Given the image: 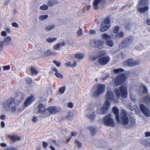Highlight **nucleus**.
<instances>
[{
  "mask_svg": "<svg viewBox=\"0 0 150 150\" xmlns=\"http://www.w3.org/2000/svg\"><path fill=\"white\" fill-rule=\"evenodd\" d=\"M106 44L108 46L112 47L113 45V43L112 41L111 40H107L106 41Z\"/></svg>",
  "mask_w": 150,
  "mask_h": 150,
  "instance_id": "nucleus-36",
  "label": "nucleus"
},
{
  "mask_svg": "<svg viewBox=\"0 0 150 150\" xmlns=\"http://www.w3.org/2000/svg\"><path fill=\"white\" fill-rule=\"evenodd\" d=\"M77 135V132H71V136H71L72 137L73 136H76Z\"/></svg>",
  "mask_w": 150,
  "mask_h": 150,
  "instance_id": "nucleus-50",
  "label": "nucleus"
},
{
  "mask_svg": "<svg viewBox=\"0 0 150 150\" xmlns=\"http://www.w3.org/2000/svg\"><path fill=\"white\" fill-rule=\"evenodd\" d=\"M1 126L2 127V128L4 127L5 125L4 122L3 121H1Z\"/></svg>",
  "mask_w": 150,
  "mask_h": 150,
  "instance_id": "nucleus-60",
  "label": "nucleus"
},
{
  "mask_svg": "<svg viewBox=\"0 0 150 150\" xmlns=\"http://www.w3.org/2000/svg\"><path fill=\"white\" fill-rule=\"evenodd\" d=\"M102 54L99 55L98 61L99 63L101 65H104L108 64L110 60V58L108 56L102 57Z\"/></svg>",
  "mask_w": 150,
  "mask_h": 150,
  "instance_id": "nucleus-12",
  "label": "nucleus"
},
{
  "mask_svg": "<svg viewBox=\"0 0 150 150\" xmlns=\"http://www.w3.org/2000/svg\"><path fill=\"white\" fill-rule=\"evenodd\" d=\"M32 120L33 122H36L37 121V118L36 117L34 116Z\"/></svg>",
  "mask_w": 150,
  "mask_h": 150,
  "instance_id": "nucleus-59",
  "label": "nucleus"
},
{
  "mask_svg": "<svg viewBox=\"0 0 150 150\" xmlns=\"http://www.w3.org/2000/svg\"><path fill=\"white\" fill-rule=\"evenodd\" d=\"M104 42L101 40H93L91 41V44L93 46L99 49H103Z\"/></svg>",
  "mask_w": 150,
  "mask_h": 150,
  "instance_id": "nucleus-10",
  "label": "nucleus"
},
{
  "mask_svg": "<svg viewBox=\"0 0 150 150\" xmlns=\"http://www.w3.org/2000/svg\"><path fill=\"white\" fill-rule=\"evenodd\" d=\"M12 25L16 28H18V25L16 22H13L12 23Z\"/></svg>",
  "mask_w": 150,
  "mask_h": 150,
  "instance_id": "nucleus-47",
  "label": "nucleus"
},
{
  "mask_svg": "<svg viewBox=\"0 0 150 150\" xmlns=\"http://www.w3.org/2000/svg\"><path fill=\"white\" fill-rule=\"evenodd\" d=\"M0 118L1 120H4L5 119V116L4 115H2L1 116Z\"/></svg>",
  "mask_w": 150,
  "mask_h": 150,
  "instance_id": "nucleus-63",
  "label": "nucleus"
},
{
  "mask_svg": "<svg viewBox=\"0 0 150 150\" xmlns=\"http://www.w3.org/2000/svg\"><path fill=\"white\" fill-rule=\"evenodd\" d=\"M68 107L70 108H72L73 107V104L71 102H69L68 104Z\"/></svg>",
  "mask_w": 150,
  "mask_h": 150,
  "instance_id": "nucleus-53",
  "label": "nucleus"
},
{
  "mask_svg": "<svg viewBox=\"0 0 150 150\" xmlns=\"http://www.w3.org/2000/svg\"><path fill=\"white\" fill-rule=\"evenodd\" d=\"M130 27V24L129 23H127L125 25V28L126 30H129Z\"/></svg>",
  "mask_w": 150,
  "mask_h": 150,
  "instance_id": "nucleus-52",
  "label": "nucleus"
},
{
  "mask_svg": "<svg viewBox=\"0 0 150 150\" xmlns=\"http://www.w3.org/2000/svg\"><path fill=\"white\" fill-rule=\"evenodd\" d=\"M146 23L148 25H150V18H149L146 20Z\"/></svg>",
  "mask_w": 150,
  "mask_h": 150,
  "instance_id": "nucleus-61",
  "label": "nucleus"
},
{
  "mask_svg": "<svg viewBox=\"0 0 150 150\" xmlns=\"http://www.w3.org/2000/svg\"><path fill=\"white\" fill-rule=\"evenodd\" d=\"M120 29V27L118 26H115L113 29V32L115 34L117 33Z\"/></svg>",
  "mask_w": 150,
  "mask_h": 150,
  "instance_id": "nucleus-32",
  "label": "nucleus"
},
{
  "mask_svg": "<svg viewBox=\"0 0 150 150\" xmlns=\"http://www.w3.org/2000/svg\"><path fill=\"white\" fill-rule=\"evenodd\" d=\"M88 129L90 131L91 134L93 135L95 134L96 132V131L95 128L93 126H89L88 127Z\"/></svg>",
  "mask_w": 150,
  "mask_h": 150,
  "instance_id": "nucleus-26",
  "label": "nucleus"
},
{
  "mask_svg": "<svg viewBox=\"0 0 150 150\" xmlns=\"http://www.w3.org/2000/svg\"><path fill=\"white\" fill-rule=\"evenodd\" d=\"M57 40L56 38H47L46 41L48 43H51Z\"/></svg>",
  "mask_w": 150,
  "mask_h": 150,
  "instance_id": "nucleus-37",
  "label": "nucleus"
},
{
  "mask_svg": "<svg viewBox=\"0 0 150 150\" xmlns=\"http://www.w3.org/2000/svg\"><path fill=\"white\" fill-rule=\"evenodd\" d=\"M74 143L77 144V146L78 148H80L82 146V144L78 140H75Z\"/></svg>",
  "mask_w": 150,
  "mask_h": 150,
  "instance_id": "nucleus-33",
  "label": "nucleus"
},
{
  "mask_svg": "<svg viewBox=\"0 0 150 150\" xmlns=\"http://www.w3.org/2000/svg\"><path fill=\"white\" fill-rule=\"evenodd\" d=\"M3 68L4 71L8 70L10 69V67L9 65L5 66H3Z\"/></svg>",
  "mask_w": 150,
  "mask_h": 150,
  "instance_id": "nucleus-43",
  "label": "nucleus"
},
{
  "mask_svg": "<svg viewBox=\"0 0 150 150\" xmlns=\"http://www.w3.org/2000/svg\"><path fill=\"white\" fill-rule=\"evenodd\" d=\"M65 90V86H63L61 87L59 89V92L62 94H63Z\"/></svg>",
  "mask_w": 150,
  "mask_h": 150,
  "instance_id": "nucleus-42",
  "label": "nucleus"
},
{
  "mask_svg": "<svg viewBox=\"0 0 150 150\" xmlns=\"http://www.w3.org/2000/svg\"><path fill=\"white\" fill-rule=\"evenodd\" d=\"M6 32L4 31H3L1 32V35L3 36H6Z\"/></svg>",
  "mask_w": 150,
  "mask_h": 150,
  "instance_id": "nucleus-55",
  "label": "nucleus"
},
{
  "mask_svg": "<svg viewBox=\"0 0 150 150\" xmlns=\"http://www.w3.org/2000/svg\"><path fill=\"white\" fill-rule=\"evenodd\" d=\"M30 71H31V75L32 76L36 75L38 73V71L33 67H30Z\"/></svg>",
  "mask_w": 150,
  "mask_h": 150,
  "instance_id": "nucleus-24",
  "label": "nucleus"
},
{
  "mask_svg": "<svg viewBox=\"0 0 150 150\" xmlns=\"http://www.w3.org/2000/svg\"><path fill=\"white\" fill-rule=\"evenodd\" d=\"M124 35V33L122 32H120L116 33L115 35V37L116 38H122Z\"/></svg>",
  "mask_w": 150,
  "mask_h": 150,
  "instance_id": "nucleus-22",
  "label": "nucleus"
},
{
  "mask_svg": "<svg viewBox=\"0 0 150 150\" xmlns=\"http://www.w3.org/2000/svg\"><path fill=\"white\" fill-rule=\"evenodd\" d=\"M95 116V112H93L92 114L87 116V117L91 121H93L94 120Z\"/></svg>",
  "mask_w": 150,
  "mask_h": 150,
  "instance_id": "nucleus-29",
  "label": "nucleus"
},
{
  "mask_svg": "<svg viewBox=\"0 0 150 150\" xmlns=\"http://www.w3.org/2000/svg\"><path fill=\"white\" fill-rule=\"evenodd\" d=\"M124 71V69L121 68L115 69L113 70V72L115 74H117L120 72H123Z\"/></svg>",
  "mask_w": 150,
  "mask_h": 150,
  "instance_id": "nucleus-31",
  "label": "nucleus"
},
{
  "mask_svg": "<svg viewBox=\"0 0 150 150\" xmlns=\"http://www.w3.org/2000/svg\"><path fill=\"white\" fill-rule=\"evenodd\" d=\"M65 66L67 67H71V64L70 62H66L65 63Z\"/></svg>",
  "mask_w": 150,
  "mask_h": 150,
  "instance_id": "nucleus-54",
  "label": "nucleus"
},
{
  "mask_svg": "<svg viewBox=\"0 0 150 150\" xmlns=\"http://www.w3.org/2000/svg\"><path fill=\"white\" fill-rule=\"evenodd\" d=\"M6 150H16L15 148L14 147H10L6 149Z\"/></svg>",
  "mask_w": 150,
  "mask_h": 150,
  "instance_id": "nucleus-62",
  "label": "nucleus"
},
{
  "mask_svg": "<svg viewBox=\"0 0 150 150\" xmlns=\"http://www.w3.org/2000/svg\"><path fill=\"white\" fill-rule=\"evenodd\" d=\"M34 100V97L33 96L28 97L24 103V106L25 107H28L32 103Z\"/></svg>",
  "mask_w": 150,
  "mask_h": 150,
  "instance_id": "nucleus-16",
  "label": "nucleus"
},
{
  "mask_svg": "<svg viewBox=\"0 0 150 150\" xmlns=\"http://www.w3.org/2000/svg\"><path fill=\"white\" fill-rule=\"evenodd\" d=\"M54 53L52 52L50 50L48 49L46 51L45 53V54L43 55V57H47L49 56L54 55Z\"/></svg>",
  "mask_w": 150,
  "mask_h": 150,
  "instance_id": "nucleus-23",
  "label": "nucleus"
},
{
  "mask_svg": "<svg viewBox=\"0 0 150 150\" xmlns=\"http://www.w3.org/2000/svg\"><path fill=\"white\" fill-rule=\"evenodd\" d=\"M144 100L147 103H150V97L149 96H146L144 98Z\"/></svg>",
  "mask_w": 150,
  "mask_h": 150,
  "instance_id": "nucleus-34",
  "label": "nucleus"
},
{
  "mask_svg": "<svg viewBox=\"0 0 150 150\" xmlns=\"http://www.w3.org/2000/svg\"><path fill=\"white\" fill-rule=\"evenodd\" d=\"M97 89L93 93L94 96L97 97L103 93L105 90V86L104 85L100 84L97 86Z\"/></svg>",
  "mask_w": 150,
  "mask_h": 150,
  "instance_id": "nucleus-11",
  "label": "nucleus"
},
{
  "mask_svg": "<svg viewBox=\"0 0 150 150\" xmlns=\"http://www.w3.org/2000/svg\"><path fill=\"white\" fill-rule=\"evenodd\" d=\"M143 89L144 91H143V93L144 94H145L148 92L147 89L145 86H143Z\"/></svg>",
  "mask_w": 150,
  "mask_h": 150,
  "instance_id": "nucleus-48",
  "label": "nucleus"
},
{
  "mask_svg": "<svg viewBox=\"0 0 150 150\" xmlns=\"http://www.w3.org/2000/svg\"><path fill=\"white\" fill-rule=\"evenodd\" d=\"M102 38L104 40H108L110 38V36L106 33L102 34L101 35Z\"/></svg>",
  "mask_w": 150,
  "mask_h": 150,
  "instance_id": "nucleus-30",
  "label": "nucleus"
},
{
  "mask_svg": "<svg viewBox=\"0 0 150 150\" xmlns=\"http://www.w3.org/2000/svg\"><path fill=\"white\" fill-rule=\"evenodd\" d=\"M126 63L128 66L133 67L139 65V62L138 61H135L132 59H129L126 60Z\"/></svg>",
  "mask_w": 150,
  "mask_h": 150,
  "instance_id": "nucleus-15",
  "label": "nucleus"
},
{
  "mask_svg": "<svg viewBox=\"0 0 150 150\" xmlns=\"http://www.w3.org/2000/svg\"><path fill=\"white\" fill-rule=\"evenodd\" d=\"M52 70L53 71H55L56 72L54 74V75L57 78L61 79L63 78V75L58 72V70L56 67H54L52 68Z\"/></svg>",
  "mask_w": 150,
  "mask_h": 150,
  "instance_id": "nucleus-19",
  "label": "nucleus"
},
{
  "mask_svg": "<svg viewBox=\"0 0 150 150\" xmlns=\"http://www.w3.org/2000/svg\"><path fill=\"white\" fill-rule=\"evenodd\" d=\"M89 33L91 34H95L96 31L94 30H89Z\"/></svg>",
  "mask_w": 150,
  "mask_h": 150,
  "instance_id": "nucleus-56",
  "label": "nucleus"
},
{
  "mask_svg": "<svg viewBox=\"0 0 150 150\" xmlns=\"http://www.w3.org/2000/svg\"><path fill=\"white\" fill-rule=\"evenodd\" d=\"M11 40V39L10 37L8 36L6 37L4 41H3L5 45H6L9 44Z\"/></svg>",
  "mask_w": 150,
  "mask_h": 150,
  "instance_id": "nucleus-25",
  "label": "nucleus"
},
{
  "mask_svg": "<svg viewBox=\"0 0 150 150\" xmlns=\"http://www.w3.org/2000/svg\"><path fill=\"white\" fill-rule=\"evenodd\" d=\"M60 111L59 109L55 106H51L47 108L46 113V117L49 116L51 115L55 114Z\"/></svg>",
  "mask_w": 150,
  "mask_h": 150,
  "instance_id": "nucleus-8",
  "label": "nucleus"
},
{
  "mask_svg": "<svg viewBox=\"0 0 150 150\" xmlns=\"http://www.w3.org/2000/svg\"><path fill=\"white\" fill-rule=\"evenodd\" d=\"M4 104L6 107L11 109L12 112L16 110V103L15 99L14 98L11 97L7 99Z\"/></svg>",
  "mask_w": 150,
  "mask_h": 150,
  "instance_id": "nucleus-3",
  "label": "nucleus"
},
{
  "mask_svg": "<svg viewBox=\"0 0 150 150\" xmlns=\"http://www.w3.org/2000/svg\"><path fill=\"white\" fill-rule=\"evenodd\" d=\"M112 111L113 113L116 115V120H119V110L116 107H114L112 108Z\"/></svg>",
  "mask_w": 150,
  "mask_h": 150,
  "instance_id": "nucleus-18",
  "label": "nucleus"
},
{
  "mask_svg": "<svg viewBox=\"0 0 150 150\" xmlns=\"http://www.w3.org/2000/svg\"><path fill=\"white\" fill-rule=\"evenodd\" d=\"M101 0H94L93 2V5L94 8L95 10L98 9V4Z\"/></svg>",
  "mask_w": 150,
  "mask_h": 150,
  "instance_id": "nucleus-20",
  "label": "nucleus"
},
{
  "mask_svg": "<svg viewBox=\"0 0 150 150\" xmlns=\"http://www.w3.org/2000/svg\"><path fill=\"white\" fill-rule=\"evenodd\" d=\"M140 108L143 113L146 117H149L150 115V112L149 109L146 107L144 104H141L139 106Z\"/></svg>",
  "mask_w": 150,
  "mask_h": 150,
  "instance_id": "nucleus-13",
  "label": "nucleus"
},
{
  "mask_svg": "<svg viewBox=\"0 0 150 150\" xmlns=\"http://www.w3.org/2000/svg\"><path fill=\"white\" fill-rule=\"evenodd\" d=\"M48 18L47 15L40 16L39 17V19L41 20H43Z\"/></svg>",
  "mask_w": 150,
  "mask_h": 150,
  "instance_id": "nucleus-39",
  "label": "nucleus"
},
{
  "mask_svg": "<svg viewBox=\"0 0 150 150\" xmlns=\"http://www.w3.org/2000/svg\"><path fill=\"white\" fill-rule=\"evenodd\" d=\"M145 135L146 137H150V133L149 132H146L145 133Z\"/></svg>",
  "mask_w": 150,
  "mask_h": 150,
  "instance_id": "nucleus-58",
  "label": "nucleus"
},
{
  "mask_svg": "<svg viewBox=\"0 0 150 150\" xmlns=\"http://www.w3.org/2000/svg\"><path fill=\"white\" fill-rule=\"evenodd\" d=\"M61 45H60V44L59 43H58L56 44L55 46V49L56 50H58L59 48L60 47Z\"/></svg>",
  "mask_w": 150,
  "mask_h": 150,
  "instance_id": "nucleus-51",
  "label": "nucleus"
},
{
  "mask_svg": "<svg viewBox=\"0 0 150 150\" xmlns=\"http://www.w3.org/2000/svg\"><path fill=\"white\" fill-rule=\"evenodd\" d=\"M77 65V63L76 61H74V63L73 64H71V67H76Z\"/></svg>",
  "mask_w": 150,
  "mask_h": 150,
  "instance_id": "nucleus-57",
  "label": "nucleus"
},
{
  "mask_svg": "<svg viewBox=\"0 0 150 150\" xmlns=\"http://www.w3.org/2000/svg\"><path fill=\"white\" fill-rule=\"evenodd\" d=\"M111 115L109 114L103 118V122L105 125L108 126L114 127L115 123L113 119L111 118Z\"/></svg>",
  "mask_w": 150,
  "mask_h": 150,
  "instance_id": "nucleus-9",
  "label": "nucleus"
},
{
  "mask_svg": "<svg viewBox=\"0 0 150 150\" xmlns=\"http://www.w3.org/2000/svg\"><path fill=\"white\" fill-rule=\"evenodd\" d=\"M38 112L39 113L42 114L44 117H46V113L47 111V108H46L44 105L40 103L38 106Z\"/></svg>",
  "mask_w": 150,
  "mask_h": 150,
  "instance_id": "nucleus-14",
  "label": "nucleus"
},
{
  "mask_svg": "<svg viewBox=\"0 0 150 150\" xmlns=\"http://www.w3.org/2000/svg\"><path fill=\"white\" fill-rule=\"evenodd\" d=\"M4 43L3 41H1L0 42V52L3 49V46Z\"/></svg>",
  "mask_w": 150,
  "mask_h": 150,
  "instance_id": "nucleus-46",
  "label": "nucleus"
},
{
  "mask_svg": "<svg viewBox=\"0 0 150 150\" xmlns=\"http://www.w3.org/2000/svg\"><path fill=\"white\" fill-rule=\"evenodd\" d=\"M55 27L54 25H52L51 26H48L46 27L45 29L47 31H49L54 29Z\"/></svg>",
  "mask_w": 150,
  "mask_h": 150,
  "instance_id": "nucleus-35",
  "label": "nucleus"
},
{
  "mask_svg": "<svg viewBox=\"0 0 150 150\" xmlns=\"http://www.w3.org/2000/svg\"><path fill=\"white\" fill-rule=\"evenodd\" d=\"M26 82L28 84H30L32 83L33 81L31 78L28 77L26 79Z\"/></svg>",
  "mask_w": 150,
  "mask_h": 150,
  "instance_id": "nucleus-41",
  "label": "nucleus"
},
{
  "mask_svg": "<svg viewBox=\"0 0 150 150\" xmlns=\"http://www.w3.org/2000/svg\"><path fill=\"white\" fill-rule=\"evenodd\" d=\"M77 33L78 35H81L82 34V30L81 28H80L77 31Z\"/></svg>",
  "mask_w": 150,
  "mask_h": 150,
  "instance_id": "nucleus-49",
  "label": "nucleus"
},
{
  "mask_svg": "<svg viewBox=\"0 0 150 150\" xmlns=\"http://www.w3.org/2000/svg\"><path fill=\"white\" fill-rule=\"evenodd\" d=\"M105 97L106 100L104 105L101 109V111L102 114L106 113L108 110L109 106L110 105V102L109 100L113 101L114 99V96L112 92L110 91L107 92Z\"/></svg>",
  "mask_w": 150,
  "mask_h": 150,
  "instance_id": "nucleus-1",
  "label": "nucleus"
},
{
  "mask_svg": "<svg viewBox=\"0 0 150 150\" xmlns=\"http://www.w3.org/2000/svg\"><path fill=\"white\" fill-rule=\"evenodd\" d=\"M115 92L117 98H120V96L123 98H125L127 97V88L123 86H121L119 87V89H116Z\"/></svg>",
  "mask_w": 150,
  "mask_h": 150,
  "instance_id": "nucleus-4",
  "label": "nucleus"
},
{
  "mask_svg": "<svg viewBox=\"0 0 150 150\" xmlns=\"http://www.w3.org/2000/svg\"><path fill=\"white\" fill-rule=\"evenodd\" d=\"M7 137L9 139L13 142H14L16 141H20L21 137L19 136H18L17 135L13 134L12 135L8 134L7 135Z\"/></svg>",
  "mask_w": 150,
  "mask_h": 150,
  "instance_id": "nucleus-17",
  "label": "nucleus"
},
{
  "mask_svg": "<svg viewBox=\"0 0 150 150\" xmlns=\"http://www.w3.org/2000/svg\"><path fill=\"white\" fill-rule=\"evenodd\" d=\"M118 122H120L122 125H126L129 122L128 117V113L125 110L121 111L120 117H119V120H116Z\"/></svg>",
  "mask_w": 150,
  "mask_h": 150,
  "instance_id": "nucleus-2",
  "label": "nucleus"
},
{
  "mask_svg": "<svg viewBox=\"0 0 150 150\" xmlns=\"http://www.w3.org/2000/svg\"><path fill=\"white\" fill-rule=\"evenodd\" d=\"M110 28L109 25L102 26L100 29V31L102 32H104L109 29Z\"/></svg>",
  "mask_w": 150,
  "mask_h": 150,
  "instance_id": "nucleus-28",
  "label": "nucleus"
},
{
  "mask_svg": "<svg viewBox=\"0 0 150 150\" xmlns=\"http://www.w3.org/2000/svg\"><path fill=\"white\" fill-rule=\"evenodd\" d=\"M6 144L4 143H1L0 146L2 147H5L6 146Z\"/></svg>",
  "mask_w": 150,
  "mask_h": 150,
  "instance_id": "nucleus-64",
  "label": "nucleus"
},
{
  "mask_svg": "<svg viewBox=\"0 0 150 150\" xmlns=\"http://www.w3.org/2000/svg\"><path fill=\"white\" fill-rule=\"evenodd\" d=\"M75 57L79 59H82L84 57L83 54L77 53L76 54L74 55Z\"/></svg>",
  "mask_w": 150,
  "mask_h": 150,
  "instance_id": "nucleus-27",
  "label": "nucleus"
},
{
  "mask_svg": "<svg viewBox=\"0 0 150 150\" xmlns=\"http://www.w3.org/2000/svg\"><path fill=\"white\" fill-rule=\"evenodd\" d=\"M133 39V37L132 35L127 37L123 40L122 44H120V47L123 48L128 47L132 42Z\"/></svg>",
  "mask_w": 150,
  "mask_h": 150,
  "instance_id": "nucleus-7",
  "label": "nucleus"
},
{
  "mask_svg": "<svg viewBox=\"0 0 150 150\" xmlns=\"http://www.w3.org/2000/svg\"><path fill=\"white\" fill-rule=\"evenodd\" d=\"M40 8L41 10H45L48 9V6L46 5H43L40 7Z\"/></svg>",
  "mask_w": 150,
  "mask_h": 150,
  "instance_id": "nucleus-38",
  "label": "nucleus"
},
{
  "mask_svg": "<svg viewBox=\"0 0 150 150\" xmlns=\"http://www.w3.org/2000/svg\"><path fill=\"white\" fill-rule=\"evenodd\" d=\"M53 62L57 67H59L61 65L60 63L54 60Z\"/></svg>",
  "mask_w": 150,
  "mask_h": 150,
  "instance_id": "nucleus-45",
  "label": "nucleus"
},
{
  "mask_svg": "<svg viewBox=\"0 0 150 150\" xmlns=\"http://www.w3.org/2000/svg\"><path fill=\"white\" fill-rule=\"evenodd\" d=\"M110 17L109 16H107L106 18L104 19L103 21V23L105 25H109L110 26Z\"/></svg>",
  "mask_w": 150,
  "mask_h": 150,
  "instance_id": "nucleus-21",
  "label": "nucleus"
},
{
  "mask_svg": "<svg viewBox=\"0 0 150 150\" xmlns=\"http://www.w3.org/2000/svg\"><path fill=\"white\" fill-rule=\"evenodd\" d=\"M42 146L44 148H46L48 145V144L47 142L44 141L42 142Z\"/></svg>",
  "mask_w": 150,
  "mask_h": 150,
  "instance_id": "nucleus-44",
  "label": "nucleus"
},
{
  "mask_svg": "<svg viewBox=\"0 0 150 150\" xmlns=\"http://www.w3.org/2000/svg\"><path fill=\"white\" fill-rule=\"evenodd\" d=\"M127 79V77L124 74H121L115 79V83L117 86L120 85L125 82Z\"/></svg>",
  "mask_w": 150,
  "mask_h": 150,
  "instance_id": "nucleus-6",
  "label": "nucleus"
},
{
  "mask_svg": "<svg viewBox=\"0 0 150 150\" xmlns=\"http://www.w3.org/2000/svg\"><path fill=\"white\" fill-rule=\"evenodd\" d=\"M148 0H140L138 4L137 10L140 13H144L147 11L149 7L148 6Z\"/></svg>",
  "mask_w": 150,
  "mask_h": 150,
  "instance_id": "nucleus-5",
  "label": "nucleus"
},
{
  "mask_svg": "<svg viewBox=\"0 0 150 150\" xmlns=\"http://www.w3.org/2000/svg\"><path fill=\"white\" fill-rule=\"evenodd\" d=\"M56 3V2L54 1V0H50L48 2V4L49 6H52L55 4Z\"/></svg>",
  "mask_w": 150,
  "mask_h": 150,
  "instance_id": "nucleus-40",
  "label": "nucleus"
}]
</instances>
